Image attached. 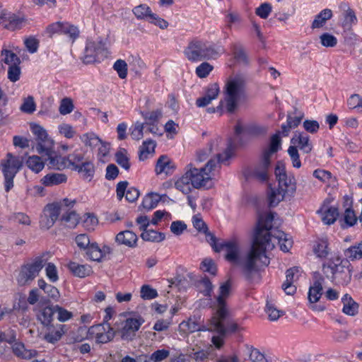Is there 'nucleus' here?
Listing matches in <instances>:
<instances>
[{
  "label": "nucleus",
  "instance_id": "1",
  "mask_svg": "<svg viewBox=\"0 0 362 362\" xmlns=\"http://www.w3.org/2000/svg\"><path fill=\"white\" fill-rule=\"evenodd\" d=\"M271 216H259L257 230L250 250L244 256H241V245L240 239L232 237L214 247L216 252L223 250L226 252L225 257L230 262L240 267L242 272L247 277L257 272L259 267L267 266L269 264V257L267 252L274 249V244L271 241L267 242L262 245L263 235L271 226Z\"/></svg>",
  "mask_w": 362,
  "mask_h": 362
},
{
  "label": "nucleus",
  "instance_id": "2",
  "mask_svg": "<svg viewBox=\"0 0 362 362\" xmlns=\"http://www.w3.org/2000/svg\"><path fill=\"white\" fill-rule=\"evenodd\" d=\"M233 145L231 141H225L216 138L196 153V160L206 161L204 167L196 168L192 164L186 166V170L192 181L194 189H199L209 185L221 163H225L233 155Z\"/></svg>",
  "mask_w": 362,
  "mask_h": 362
},
{
  "label": "nucleus",
  "instance_id": "3",
  "mask_svg": "<svg viewBox=\"0 0 362 362\" xmlns=\"http://www.w3.org/2000/svg\"><path fill=\"white\" fill-rule=\"evenodd\" d=\"M232 284L230 280L221 284L216 298L217 311L210 320L209 331L216 332L218 336H214L211 339L213 344L220 349L223 344V337L228 333H234L243 330V328L235 322H228L225 327L222 323L228 314L226 300L228 298Z\"/></svg>",
  "mask_w": 362,
  "mask_h": 362
},
{
  "label": "nucleus",
  "instance_id": "4",
  "mask_svg": "<svg viewBox=\"0 0 362 362\" xmlns=\"http://www.w3.org/2000/svg\"><path fill=\"white\" fill-rule=\"evenodd\" d=\"M278 188L271 189L268 197L271 206H276L286 198H291L296 192L297 183L293 173L288 172L284 163L279 162L275 168Z\"/></svg>",
  "mask_w": 362,
  "mask_h": 362
},
{
  "label": "nucleus",
  "instance_id": "5",
  "mask_svg": "<svg viewBox=\"0 0 362 362\" xmlns=\"http://www.w3.org/2000/svg\"><path fill=\"white\" fill-rule=\"evenodd\" d=\"M185 58L191 62H199L204 60L216 59L219 51L212 43L194 38L189 41L183 51Z\"/></svg>",
  "mask_w": 362,
  "mask_h": 362
},
{
  "label": "nucleus",
  "instance_id": "6",
  "mask_svg": "<svg viewBox=\"0 0 362 362\" xmlns=\"http://www.w3.org/2000/svg\"><path fill=\"white\" fill-rule=\"evenodd\" d=\"M350 264L339 255H333L322 265L324 274L332 281L339 284H347L351 279Z\"/></svg>",
  "mask_w": 362,
  "mask_h": 362
},
{
  "label": "nucleus",
  "instance_id": "7",
  "mask_svg": "<svg viewBox=\"0 0 362 362\" xmlns=\"http://www.w3.org/2000/svg\"><path fill=\"white\" fill-rule=\"evenodd\" d=\"M245 78L243 75L236 74L230 76L225 85V100L229 112L234 111L238 101L244 96Z\"/></svg>",
  "mask_w": 362,
  "mask_h": 362
},
{
  "label": "nucleus",
  "instance_id": "8",
  "mask_svg": "<svg viewBox=\"0 0 362 362\" xmlns=\"http://www.w3.org/2000/svg\"><path fill=\"white\" fill-rule=\"evenodd\" d=\"M76 203V199L64 198L59 202L46 205L41 217L40 226L45 229L50 228L58 220L59 214L65 211L66 209H73Z\"/></svg>",
  "mask_w": 362,
  "mask_h": 362
},
{
  "label": "nucleus",
  "instance_id": "9",
  "mask_svg": "<svg viewBox=\"0 0 362 362\" xmlns=\"http://www.w3.org/2000/svg\"><path fill=\"white\" fill-rule=\"evenodd\" d=\"M271 216V226L269 228L266 229V233L262 235L264 238L262 245H265L267 242L271 241L274 244V247H275V244L278 243L279 245L280 249L284 252H288L293 245L292 239L288 236V235L286 234L284 232L281 230H279L277 229L273 228V221L274 218V216L272 213H267L261 215L260 216Z\"/></svg>",
  "mask_w": 362,
  "mask_h": 362
},
{
  "label": "nucleus",
  "instance_id": "10",
  "mask_svg": "<svg viewBox=\"0 0 362 362\" xmlns=\"http://www.w3.org/2000/svg\"><path fill=\"white\" fill-rule=\"evenodd\" d=\"M46 261L43 256L37 257L33 262L23 266L16 276L18 284L21 286L30 284L46 264Z\"/></svg>",
  "mask_w": 362,
  "mask_h": 362
},
{
  "label": "nucleus",
  "instance_id": "11",
  "mask_svg": "<svg viewBox=\"0 0 362 362\" xmlns=\"http://www.w3.org/2000/svg\"><path fill=\"white\" fill-rule=\"evenodd\" d=\"M30 129L36 139V151L38 153L49 154L54 146V141L49 136L47 130L37 123H30Z\"/></svg>",
  "mask_w": 362,
  "mask_h": 362
},
{
  "label": "nucleus",
  "instance_id": "12",
  "mask_svg": "<svg viewBox=\"0 0 362 362\" xmlns=\"http://www.w3.org/2000/svg\"><path fill=\"white\" fill-rule=\"evenodd\" d=\"M144 320L141 316L130 317L118 324L117 329L123 339H132Z\"/></svg>",
  "mask_w": 362,
  "mask_h": 362
},
{
  "label": "nucleus",
  "instance_id": "13",
  "mask_svg": "<svg viewBox=\"0 0 362 362\" xmlns=\"http://www.w3.org/2000/svg\"><path fill=\"white\" fill-rule=\"evenodd\" d=\"M88 337L98 343H107L114 338L115 332L108 324L96 325L88 329Z\"/></svg>",
  "mask_w": 362,
  "mask_h": 362
},
{
  "label": "nucleus",
  "instance_id": "14",
  "mask_svg": "<svg viewBox=\"0 0 362 362\" xmlns=\"http://www.w3.org/2000/svg\"><path fill=\"white\" fill-rule=\"evenodd\" d=\"M46 327V330L42 336V339L48 343L54 344L62 338L63 335L67 332L66 326L64 325L57 324L50 325Z\"/></svg>",
  "mask_w": 362,
  "mask_h": 362
},
{
  "label": "nucleus",
  "instance_id": "15",
  "mask_svg": "<svg viewBox=\"0 0 362 362\" xmlns=\"http://www.w3.org/2000/svg\"><path fill=\"white\" fill-rule=\"evenodd\" d=\"M105 54L103 45L99 42H88L86 45L84 54V62L91 63L100 59Z\"/></svg>",
  "mask_w": 362,
  "mask_h": 362
},
{
  "label": "nucleus",
  "instance_id": "16",
  "mask_svg": "<svg viewBox=\"0 0 362 362\" xmlns=\"http://www.w3.org/2000/svg\"><path fill=\"white\" fill-rule=\"evenodd\" d=\"M22 166V160L11 153L6 155V158L0 163L4 175L15 176Z\"/></svg>",
  "mask_w": 362,
  "mask_h": 362
},
{
  "label": "nucleus",
  "instance_id": "17",
  "mask_svg": "<svg viewBox=\"0 0 362 362\" xmlns=\"http://www.w3.org/2000/svg\"><path fill=\"white\" fill-rule=\"evenodd\" d=\"M323 281V278L320 277L314 281L309 288L308 300L311 304V308L314 310L322 311L324 310L323 307L315 305L320 300L322 294Z\"/></svg>",
  "mask_w": 362,
  "mask_h": 362
},
{
  "label": "nucleus",
  "instance_id": "18",
  "mask_svg": "<svg viewBox=\"0 0 362 362\" xmlns=\"http://www.w3.org/2000/svg\"><path fill=\"white\" fill-rule=\"evenodd\" d=\"M300 269L298 267H293L286 271V280L283 283L282 289L287 295H293L296 291V286L294 283L298 280Z\"/></svg>",
  "mask_w": 362,
  "mask_h": 362
},
{
  "label": "nucleus",
  "instance_id": "19",
  "mask_svg": "<svg viewBox=\"0 0 362 362\" xmlns=\"http://www.w3.org/2000/svg\"><path fill=\"white\" fill-rule=\"evenodd\" d=\"M219 91V86L217 83L209 84L205 90L204 95L197 99V106L199 107L207 106L218 97Z\"/></svg>",
  "mask_w": 362,
  "mask_h": 362
},
{
  "label": "nucleus",
  "instance_id": "20",
  "mask_svg": "<svg viewBox=\"0 0 362 362\" xmlns=\"http://www.w3.org/2000/svg\"><path fill=\"white\" fill-rule=\"evenodd\" d=\"M291 146H296L305 153H309L313 149V144L309 136L303 132H296L291 140Z\"/></svg>",
  "mask_w": 362,
  "mask_h": 362
},
{
  "label": "nucleus",
  "instance_id": "21",
  "mask_svg": "<svg viewBox=\"0 0 362 362\" xmlns=\"http://www.w3.org/2000/svg\"><path fill=\"white\" fill-rule=\"evenodd\" d=\"M270 165L271 158L262 155L260 163L255 165L252 170V176L260 181L267 180L269 177Z\"/></svg>",
  "mask_w": 362,
  "mask_h": 362
},
{
  "label": "nucleus",
  "instance_id": "22",
  "mask_svg": "<svg viewBox=\"0 0 362 362\" xmlns=\"http://www.w3.org/2000/svg\"><path fill=\"white\" fill-rule=\"evenodd\" d=\"M174 186L176 189L185 194H189L194 189L187 170L180 177L174 179Z\"/></svg>",
  "mask_w": 362,
  "mask_h": 362
},
{
  "label": "nucleus",
  "instance_id": "23",
  "mask_svg": "<svg viewBox=\"0 0 362 362\" xmlns=\"http://www.w3.org/2000/svg\"><path fill=\"white\" fill-rule=\"evenodd\" d=\"M137 241V235L134 232L128 230L119 232L115 237V242L119 245H124L128 247H135Z\"/></svg>",
  "mask_w": 362,
  "mask_h": 362
},
{
  "label": "nucleus",
  "instance_id": "24",
  "mask_svg": "<svg viewBox=\"0 0 362 362\" xmlns=\"http://www.w3.org/2000/svg\"><path fill=\"white\" fill-rule=\"evenodd\" d=\"M322 222L325 224L330 225L337 220L339 215L337 209L334 206H329L327 204H324L317 211Z\"/></svg>",
  "mask_w": 362,
  "mask_h": 362
},
{
  "label": "nucleus",
  "instance_id": "25",
  "mask_svg": "<svg viewBox=\"0 0 362 362\" xmlns=\"http://www.w3.org/2000/svg\"><path fill=\"white\" fill-rule=\"evenodd\" d=\"M59 221L63 226L73 229L79 223L80 217L75 211L66 209Z\"/></svg>",
  "mask_w": 362,
  "mask_h": 362
},
{
  "label": "nucleus",
  "instance_id": "26",
  "mask_svg": "<svg viewBox=\"0 0 362 362\" xmlns=\"http://www.w3.org/2000/svg\"><path fill=\"white\" fill-rule=\"evenodd\" d=\"M0 23L8 29H14L20 23L19 19L6 9L0 6Z\"/></svg>",
  "mask_w": 362,
  "mask_h": 362
},
{
  "label": "nucleus",
  "instance_id": "27",
  "mask_svg": "<svg viewBox=\"0 0 362 362\" xmlns=\"http://www.w3.org/2000/svg\"><path fill=\"white\" fill-rule=\"evenodd\" d=\"M303 117V114L301 112L288 114L287 117L286 124L281 126L282 134L285 136H288L292 129L298 126Z\"/></svg>",
  "mask_w": 362,
  "mask_h": 362
},
{
  "label": "nucleus",
  "instance_id": "28",
  "mask_svg": "<svg viewBox=\"0 0 362 362\" xmlns=\"http://www.w3.org/2000/svg\"><path fill=\"white\" fill-rule=\"evenodd\" d=\"M175 166L169 158L165 156H161L157 160L155 171L157 175L172 174Z\"/></svg>",
  "mask_w": 362,
  "mask_h": 362
},
{
  "label": "nucleus",
  "instance_id": "29",
  "mask_svg": "<svg viewBox=\"0 0 362 362\" xmlns=\"http://www.w3.org/2000/svg\"><path fill=\"white\" fill-rule=\"evenodd\" d=\"M67 177L64 173H51L47 174L41 179V182L45 186L58 185L66 182Z\"/></svg>",
  "mask_w": 362,
  "mask_h": 362
},
{
  "label": "nucleus",
  "instance_id": "30",
  "mask_svg": "<svg viewBox=\"0 0 362 362\" xmlns=\"http://www.w3.org/2000/svg\"><path fill=\"white\" fill-rule=\"evenodd\" d=\"M357 23V16L352 8H348L344 11L341 26L344 30L351 31L353 26L356 25Z\"/></svg>",
  "mask_w": 362,
  "mask_h": 362
},
{
  "label": "nucleus",
  "instance_id": "31",
  "mask_svg": "<svg viewBox=\"0 0 362 362\" xmlns=\"http://www.w3.org/2000/svg\"><path fill=\"white\" fill-rule=\"evenodd\" d=\"M341 301L343 303L342 311L344 314L349 316H354L358 313V305L349 295L345 294L342 297Z\"/></svg>",
  "mask_w": 362,
  "mask_h": 362
},
{
  "label": "nucleus",
  "instance_id": "32",
  "mask_svg": "<svg viewBox=\"0 0 362 362\" xmlns=\"http://www.w3.org/2000/svg\"><path fill=\"white\" fill-rule=\"evenodd\" d=\"M332 17V11L329 8H325L322 10L317 15L315 16V18L312 23L311 28L313 29L321 28L327 23V21L331 19Z\"/></svg>",
  "mask_w": 362,
  "mask_h": 362
},
{
  "label": "nucleus",
  "instance_id": "33",
  "mask_svg": "<svg viewBox=\"0 0 362 362\" xmlns=\"http://www.w3.org/2000/svg\"><path fill=\"white\" fill-rule=\"evenodd\" d=\"M80 140L85 146L92 149L97 148L102 143L101 139L93 132L81 134L80 136Z\"/></svg>",
  "mask_w": 362,
  "mask_h": 362
},
{
  "label": "nucleus",
  "instance_id": "34",
  "mask_svg": "<svg viewBox=\"0 0 362 362\" xmlns=\"http://www.w3.org/2000/svg\"><path fill=\"white\" fill-rule=\"evenodd\" d=\"M46 155L48 156V165L50 168L57 170H62L67 168L66 156L52 153V151L49 154Z\"/></svg>",
  "mask_w": 362,
  "mask_h": 362
},
{
  "label": "nucleus",
  "instance_id": "35",
  "mask_svg": "<svg viewBox=\"0 0 362 362\" xmlns=\"http://www.w3.org/2000/svg\"><path fill=\"white\" fill-rule=\"evenodd\" d=\"M75 171L81 173L84 179L90 180L95 173L94 165L92 161L86 160L79 165H76Z\"/></svg>",
  "mask_w": 362,
  "mask_h": 362
},
{
  "label": "nucleus",
  "instance_id": "36",
  "mask_svg": "<svg viewBox=\"0 0 362 362\" xmlns=\"http://www.w3.org/2000/svg\"><path fill=\"white\" fill-rule=\"evenodd\" d=\"M281 146V140L279 134H274L270 139V143L267 148L263 153V155L272 159V156L277 152Z\"/></svg>",
  "mask_w": 362,
  "mask_h": 362
},
{
  "label": "nucleus",
  "instance_id": "37",
  "mask_svg": "<svg viewBox=\"0 0 362 362\" xmlns=\"http://www.w3.org/2000/svg\"><path fill=\"white\" fill-rule=\"evenodd\" d=\"M39 288L44 291L52 300L58 301L60 297L59 290L52 285L48 284L43 279H40L37 281Z\"/></svg>",
  "mask_w": 362,
  "mask_h": 362
},
{
  "label": "nucleus",
  "instance_id": "38",
  "mask_svg": "<svg viewBox=\"0 0 362 362\" xmlns=\"http://www.w3.org/2000/svg\"><path fill=\"white\" fill-rule=\"evenodd\" d=\"M132 12L139 20H147L150 21L153 15L151 8L146 4H140L132 9Z\"/></svg>",
  "mask_w": 362,
  "mask_h": 362
},
{
  "label": "nucleus",
  "instance_id": "39",
  "mask_svg": "<svg viewBox=\"0 0 362 362\" xmlns=\"http://www.w3.org/2000/svg\"><path fill=\"white\" fill-rule=\"evenodd\" d=\"M68 267L75 276L81 278L88 276L91 273V268L87 264H79L76 262H70Z\"/></svg>",
  "mask_w": 362,
  "mask_h": 362
},
{
  "label": "nucleus",
  "instance_id": "40",
  "mask_svg": "<svg viewBox=\"0 0 362 362\" xmlns=\"http://www.w3.org/2000/svg\"><path fill=\"white\" fill-rule=\"evenodd\" d=\"M180 328L185 332H194L197 331L209 330V327L205 328L204 326L201 327L195 318H189L187 321H183L180 324Z\"/></svg>",
  "mask_w": 362,
  "mask_h": 362
},
{
  "label": "nucleus",
  "instance_id": "41",
  "mask_svg": "<svg viewBox=\"0 0 362 362\" xmlns=\"http://www.w3.org/2000/svg\"><path fill=\"white\" fill-rule=\"evenodd\" d=\"M54 312V307L53 308L51 306H47L42 309V310L40 312V313L37 315V319L43 325H50L51 322L53 320Z\"/></svg>",
  "mask_w": 362,
  "mask_h": 362
},
{
  "label": "nucleus",
  "instance_id": "42",
  "mask_svg": "<svg viewBox=\"0 0 362 362\" xmlns=\"http://www.w3.org/2000/svg\"><path fill=\"white\" fill-rule=\"evenodd\" d=\"M13 351L18 357L22 358H31L35 356L36 351L34 350L26 349L24 344L21 343H16L13 346Z\"/></svg>",
  "mask_w": 362,
  "mask_h": 362
},
{
  "label": "nucleus",
  "instance_id": "43",
  "mask_svg": "<svg viewBox=\"0 0 362 362\" xmlns=\"http://www.w3.org/2000/svg\"><path fill=\"white\" fill-rule=\"evenodd\" d=\"M81 223L87 230H94L98 225V219L95 214L86 213L81 218Z\"/></svg>",
  "mask_w": 362,
  "mask_h": 362
},
{
  "label": "nucleus",
  "instance_id": "44",
  "mask_svg": "<svg viewBox=\"0 0 362 362\" xmlns=\"http://www.w3.org/2000/svg\"><path fill=\"white\" fill-rule=\"evenodd\" d=\"M115 160L118 165L128 170L130 168L129 155L124 148H119L115 153Z\"/></svg>",
  "mask_w": 362,
  "mask_h": 362
},
{
  "label": "nucleus",
  "instance_id": "45",
  "mask_svg": "<svg viewBox=\"0 0 362 362\" xmlns=\"http://www.w3.org/2000/svg\"><path fill=\"white\" fill-rule=\"evenodd\" d=\"M313 252L317 257H326L329 253L327 241L324 239L317 241L314 245Z\"/></svg>",
  "mask_w": 362,
  "mask_h": 362
},
{
  "label": "nucleus",
  "instance_id": "46",
  "mask_svg": "<svg viewBox=\"0 0 362 362\" xmlns=\"http://www.w3.org/2000/svg\"><path fill=\"white\" fill-rule=\"evenodd\" d=\"M26 165L35 173L40 172L45 167V163L38 156H30L26 160Z\"/></svg>",
  "mask_w": 362,
  "mask_h": 362
},
{
  "label": "nucleus",
  "instance_id": "47",
  "mask_svg": "<svg viewBox=\"0 0 362 362\" xmlns=\"http://www.w3.org/2000/svg\"><path fill=\"white\" fill-rule=\"evenodd\" d=\"M156 144L153 141L148 140L143 143L139 150V158L140 160H146L148 158V156L153 154L155 151Z\"/></svg>",
  "mask_w": 362,
  "mask_h": 362
},
{
  "label": "nucleus",
  "instance_id": "48",
  "mask_svg": "<svg viewBox=\"0 0 362 362\" xmlns=\"http://www.w3.org/2000/svg\"><path fill=\"white\" fill-rule=\"evenodd\" d=\"M141 238L145 241L159 243L165 239V235L154 230H146L141 233Z\"/></svg>",
  "mask_w": 362,
  "mask_h": 362
},
{
  "label": "nucleus",
  "instance_id": "49",
  "mask_svg": "<svg viewBox=\"0 0 362 362\" xmlns=\"http://www.w3.org/2000/svg\"><path fill=\"white\" fill-rule=\"evenodd\" d=\"M160 200V197L159 194L156 193L148 194L144 198L142 206L146 210H151L157 206Z\"/></svg>",
  "mask_w": 362,
  "mask_h": 362
},
{
  "label": "nucleus",
  "instance_id": "50",
  "mask_svg": "<svg viewBox=\"0 0 362 362\" xmlns=\"http://www.w3.org/2000/svg\"><path fill=\"white\" fill-rule=\"evenodd\" d=\"M1 61L9 65V66L20 64L21 63L19 57L16 54L6 49H4L1 51Z\"/></svg>",
  "mask_w": 362,
  "mask_h": 362
},
{
  "label": "nucleus",
  "instance_id": "51",
  "mask_svg": "<svg viewBox=\"0 0 362 362\" xmlns=\"http://www.w3.org/2000/svg\"><path fill=\"white\" fill-rule=\"evenodd\" d=\"M346 258L355 260L362 258V241L358 245L351 246L344 251Z\"/></svg>",
  "mask_w": 362,
  "mask_h": 362
},
{
  "label": "nucleus",
  "instance_id": "52",
  "mask_svg": "<svg viewBox=\"0 0 362 362\" xmlns=\"http://www.w3.org/2000/svg\"><path fill=\"white\" fill-rule=\"evenodd\" d=\"M61 35H64L74 41L78 36V30L67 22H62Z\"/></svg>",
  "mask_w": 362,
  "mask_h": 362
},
{
  "label": "nucleus",
  "instance_id": "53",
  "mask_svg": "<svg viewBox=\"0 0 362 362\" xmlns=\"http://www.w3.org/2000/svg\"><path fill=\"white\" fill-rule=\"evenodd\" d=\"M20 110L21 112L27 114L33 113L36 110V103L35 102L34 98L31 95L23 98V103L20 107Z\"/></svg>",
  "mask_w": 362,
  "mask_h": 362
},
{
  "label": "nucleus",
  "instance_id": "54",
  "mask_svg": "<svg viewBox=\"0 0 362 362\" xmlns=\"http://www.w3.org/2000/svg\"><path fill=\"white\" fill-rule=\"evenodd\" d=\"M67 168L75 170L76 165H79L84 161L83 155L76 151L66 156Z\"/></svg>",
  "mask_w": 362,
  "mask_h": 362
},
{
  "label": "nucleus",
  "instance_id": "55",
  "mask_svg": "<svg viewBox=\"0 0 362 362\" xmlns=\"http://www.w3.org/2000/svg\"><path fill=\"white\" fill-rule=\"evenodd\" d=\"M199 291L205 296H210L213 291V285L207 278H202L197 283Z\"/></svg>",
  "mask_w": 362,
  "mask_h": 362
},
{
  "label": "nucleus",
  "instance_id": "56",
  "mask_svg": "<svg viewBox=\"0 0 362 362\" xmlns=\"http://www.w3.org/2000/svg\"><path fill=\"white\" fill-rule=\"evenodd\" d=\"M59 134L66 139H73L76 134L75 129L69 124L61 123L58 126Z\"/></svg>",
  "mask_w": 362,
  "mask_h": 362
},
{
  "label": "nucleus",
  "instance_id": "57",
  "mask_svg": "<svg viewBox=\"0 0 362 362\" xmlns=\"http://www.w3.org/2000/svg\"><path fill=\"white\" fill-rule=\"evenodd\" d=\"M86 250L87 255L90 259L97 262L102 260V253L100 248L97 243H91Z\"/></svg>",
  "mask_w": 362,
  "mask_h": 362
},
{
  "label": "nucleus",
  "instance_id": "58",
  "mask_svg": "<svg viewBox=\"0 0 362 362\" xmlns=\"http://www.w3.org/2000/svg\"><path fill=\"white\" fill-rule=\"evenodd\" d=\"M249 359L251 362H267V359L262 352L253 346H247Z\"/></svg>",
  "mask_w": 362,
  "mask_h": 362
},
{
  "label": "nucleus",
  "instance_id": "59",
  "mask_svg": "<svg viewBox=\"0 0 362 362\" xmlns=\"http://www.w3.org/2000/svg\"><path fill=\"white\" fill-rule=\"evenodd\" d=\"M214 66L206 62L201 63L195 69L197 76L200 78L207 77L212 71Z\"/></svg>",
  "mask_w": 362,
  "mask_h": 362
},
{
  "label": "nucleus",
  "instance_id": "60",
  "mask_svg": "<svg viewBox=\"0 0 362 362\" xmlns=\"http://www.w3.org/2000/svg\"><path fill=\"white\" fill-rule=\"evenodd\" d=\"M74 108L73 100L70 98H64L60 101L59 112L62 115L71 113Z\"/></svg>",
  "mask_w": 362,
  "mask_h": 362
},
{
  "label": "nucleus",
  "instance_id": "61",
  "mask_svg": "<svg viewBox=\"0 0 362 362\" xmlns=\"http://www.w3.org/2000/svg\"><path fill=\"white\" fill-rule=\"evenodd\" d=\"M320 43L325 47H334L337 44V37L328 33H325L320 36Z\"/></svg>",
  "mask_w": 362,
  "mask_h": 362
},
{
  "label": "nucleus",
  "instance_id": "62",
  "mask_svg": "<svg viewBox=\"0 0 362 362\" xmlns=\"http://www.w3.org/2000/svg\"><path fill=\"white\" fill-rule=\"evenodd\" d=\"M144 124L136 122L130 128L131 136L134 140H140L144 136Z\"/></svg>",
  "mask_w": 362,
  "mask_h": 362
},
{
  "label": "nucleus",
  "instance_id": "63",
  "mask_svg": "<svg viewBox=\"0 0 362 362\" xmlns=\"http://www.w3.org/2000/svg\"><path fill=\"white\" fill-rule=\"evenodd\" d=\"M45 273L47 277L51 282L54 283L58 281V271L57 267L53 263L49 262L47 264L45 267Z\"/></svg>",
  "mask_w": 362,
  "mask_h": 362
},
{
  "label": "nucleus",
  "instance_id": "64",
  "mask_svg": "<svg viewBox=\"0 0 362 362\" xmlns=\"http://www.w3.org/2000/svg\"><path fill=\"white\" fill-rule=\"evenodd\" d=\"M343 219L344 221V225L343 227H349L354 226L357 221V217L354 211V210L348 208L345 210Z\"/></svg>",
  "mask_w": 362,
  "mask_h": 362
}]
</instances>
